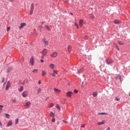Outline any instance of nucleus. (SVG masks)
Masks as SVG:
<instances>
[{
    "mask_svg": "<svg viewBox=\"0 0 130 130\" xmlns=\"http://www.w3.org/2000/svg\"><path fill=\"white\" fill-rule=\"evenodd\" d=\"M34 62H35V59L33 56H31L29 60V63L30 66H34Z\"/></svg>",
    "mask_w": 130,
    "mask_h": 130,
    "instance_id": "f257e3e1",
    "label": "nucleus"
},
{
    "mask_svg": "<svg viewBox=\"0 0 130 130\" xmlns=\"http://www.w3.org/2000/svg\"><path fill=\"white\" fill-rule=\"evenodd\" d=\"M31 104H32L31 103V102L28 101L25 103V107H26V108H29V107H31Z\"/></svg>",
    "mask_w": 130,
    "mask_h": 130,
    "instance_id": "f03ea898",
    "label": "nucleus"
},
{
    "mask_svg": "<svg viewBox=\"0 0 130 130\" xmlns=\"http://www.w3.org/2000/svg\"><path fill=\"white\" fill-rule=\"evenodd\" d=\"M34 11V4H32L30 6V15H32V14H33Z\"/></svg>",
    "mask_w": 130,
    "mask_h": 130,
    "instance_id": "7ed1b4c3",
    "label": "nucleus"
},
{
    "mask_svg": "<svg viewBox=\"0 0 130 130\" xmlns=\"http://www.w3.org/2000/svg\"><path fill=\"white\" fill-rule=\"evenodd\" d=\"M22 96L24 98H26V97H27V96H28V91H23L22 93Z\"/></svg>",
    "mask_w": 130,
    "mask_h": 130,
    "instance_id": "20e7f679",
    "label": "nucleus"
},
{
    "mask_svg": "<svg viewBox=\"0 0 130 130\" xmlns=\"http://www.w3.org/2000/svg\"><path fill=\"white\" fill-rule=\"evenodd\" d=\"M106 62L107 64H110V63H112V60L110 58L107 59L106 60Z\"/></svg>",
    "mask_w": 130,
    "mask_h": 130,
    "instance_id": "39448f33",
    "label": "nucleus"
},
{
    "mask_svg": "<svg viewBox=\"0 0 130 130\" xmlns=\"http://www.w3.org/2000/svg\"><path fill=\"white\" fill-rule=\"evenodd\" d=\"M27 26V24L25 23H21L20 24V26H19V29H22V28H24V27Z\"/></svg>",
    "mask_w": 130,
    "mask_h": 130,
    "instance_id": "423d86ee",
    "label": "nucleus"
},
{
    "mask_svg": "<svg viewBox=\"0 0 130 130\" xmlns=\"http://www.w3.org/2000/svg\"><path fill=\"white\" fill-rule=\"evenodd\" d=\"M10 87H11V83H10V81H8L6 86V90H9Z\"/></svg>",
    "mask_w": 130,
    "mask_h": 130,
    "instance_id": "0eeeda50",
    "label": "nucleus"
},
{
    "mask_svg": "<svg viewBox=\"0 0 130 130\" xmlns=\"http://www.w3.org/2000/svg\"><path fill=\"white\" fill-rule=\"evenodd\" d=\"M73 93L71 91H68L67 92L66 95L67 96V97H72V96L73 95Z\"/></svg>",
    "mask_w": 130,
    "mask_h": 130,
    "instance_id": "6e6552de",
    "label": "nucleus"
},
{
    "mask_svg": "<svg viewBox=\"0 0 130 130\" xmlns=\"http://www.w3.org/2000/svg\"><path fill=\"white\" fill-rule=\"evenodd\" d=\"M47 49H44L42 52V53L43 55H45L46 54H47Z\"/></svg>",
    "mask_w": 130,
    "mask_h": 130,
    "instance_id": "1a4fd4ad",
    "label": "nucleus"
},
{
    "mask_svg": "<svg viewBox=\"0 0 130 130\" xmlns=\"http://www.w3.org/2000/svg\"><path fill=\"white\" fill-rule=\"evenodd\" d=\"M52 57H56L57 56V52H53L52 54L51 55Z\"/></svg>",
    "mask_w": 130,
    "mask_h": 130,
    "instance_id": "9d476101",
    "label": "nucleus"
},
{
    "mask_svg": "<svg viewBox=\"0 0 130 130\" xmlns=\"http://www.w3.org/2000/svg\"><path fill=\"white\" fill-rule=\"evenodd\" d=\"M83 24H84V20L83 19H80L79 20V26L80 27H83Z\"/></svg>",
    "mask_w": 130,
    "mask_h": 130,
    "instance_id": "9b49d317",
    "label": "nucleus"
},
{
    "mask_svg": "<svg viewBox=\"0 0 130 130\" xmlns=\"http://www.w3.org/2000/svg\"><path fill=\"white\" fill-rule=\"evenodd\" d=\"M53 73L51 74V76L53 77H55V75H57V74H58V71L53 70Z\"/></svg>",
    "mask_w": 130,
    "mask_h": 130,
    "instance_id": "f8f14e48",
    "label": "nucleus"
},
{
    "mask_svg": "<svg viewBox=\"0 0 130 130\" xmlns=\"http://www.w3.org/2000/svg\"><path fill=\"white\" fill-rule=\"evenodd\" d=\"M43 42L45 45V46H47L48 45V41H46L45 39L43 40Z\"/></svg>",
    "mask_w": 130,
    "mask_h": 130,
    "instance_id": "ddd939ff",
    "label": "nucleus"
},
{
    "mask_svg": "<svg viewBox=\"0 0 130 130\" xmlns=\"http://www.w3.org/2000/svg\"><path fill=\"white\" fill-rule=\"evenodd\" d=\"M68 52L69 53H71V51H72V46L71 45H69L68 46Z\"/></svg>",
    "mask_w": 130,
    "mask_h": 130,
    "instance_id": "4468645a",
    "label": "nucleus"
},
{
    "mask_svg": "<svg viewBox=\"0 0 130 130\" xmlns=\"http://www.w3.org/2000/svg\"><path fill=\"white\" fill-rule=\"evenodd\" d=\"M13 122L12 121H9L8 123H7V127H9L10 125H12Z\"/></svg>",
    "mask_w": 130,
    "mask_h": 130,
    "instance_id": "2eb2a0df",
    "label": "nucleus"
},
{
    "mask_svg": "<svg viewBox=\"0 0 130 130\" xmlns=\"http://www.w3.org/2000/svg\"><path fill=\"white\" fill-rule=\"evenodd\" d=\"M38 72H39V70L38 69H34L32 71V73L33 74H38Z\"/></svg>",
    "mask_w": 130,
    "mask_h": 130,
    "instance_id": "dca6fc26",
    "label": "nucleus"
},
{
    "mask_svg": "<svg viewBox=\"0 0 130 130\" xmlns=\"http://www.w3.org/2000/svg\"><path fill=\"white\" fill-rule=\"evenodd\" d=\"M114 23V24H120L121 22H120V20H115Z\"/></svg>",
    "mask_w": 130,
    "mask_h": 130,
    "instance_id": "f3484780",
    "label": "nucleus"
},
{
    "mask_svg": "<svg viewBox=\"0 0 130 130\" xmlns=\"http://www.w3.org/2000/svg\"><path fill=\"white\" fill-rule=\"evenodd\" d=\"M54 90L55 93H60V92H61V90L56 89V88H54Z\"/></svg>",
    "mask_w": 130,
    "mask_h": 130,
    "instance_id": "a211bd4d",
    "label": "nucleus"
},
{
    "mask_svg": "<svg viewBox=\"0 0 130 130\" xmlns=\"http://www.w3.org/2000/svg\"><path fill=\"white\" fill-rule=\"evenodd\" d=\"M104 123H105V121H103L102 122H98L97 124L98 125H101V124H104Z\"/></svg>",
    "mask_w": 130,
    "mask_h": 130,
    "instance_id": "6ab92c4d",
    "label": "nucleus"
},
{
    "mask_svg": "<svg viewBox=\"0 0 130 130\" xmlns=\"http://www.w3.org/2000/svg\"><path fill=\"white\" fill-rule=\"evenodd\" d=\"M50 116H51V117L53 118L54 117V116H55V115H54V113H53V112H51L50 113Z\"/></svg>",
    "mask_w": 130,
    "mask_h": 130,
    "instance_id": "aec40b11",
    "label": "nucleus"
},
{
    "mask_svg": "<svg viewBox=\"0 0 130 130\" xmlns=\"http://www.w3.org/2000/svg\"><path fill=\"white\" fill-rule=\"evenodd\" d=\"M45 28H46L47 30H48L49 31H50L51 29H50V27L47 25H45Z\"/></svg>",
    "mask_w": 130,
    "mask_h": 130,
    "instance_id": "412c9836",
    "label": "nucleus"
},
{
    "mask_svg": "<svg viewBox=\"0 0 130 130\" xmlns=\"http://www.w3.org/2000/svg\"><path fill=\"white\" fill-rule=\"evenodd\" d=\"M45 75H46V72H45V71L43 70L42 73V77H44V76H45Z\"/></svg>",
    "mask_w": 130,
    "mask_h": 130,
    "instance_id": "4be33fe9",
    "label": "nucleus"
},
{
    "mask_svg": "<svg viewBox=\"0 0 130 130\" xmlns=\"http://www.w3.org/2000/svg\"><path fill=\"white\" fill-rule=\"evenodd\" d=\"M23 90H24V88L23 87V86H21L20 88H18V91L19 92H22Z\"/></svg>",
    "mask_w": 130,
    "mask_h": 130,
    "instance_id": "5701e85b",
    "label": "nucleus"
},
{
    "mask_svg": "<svg viewBox=\"0 0 130 130\" xmlns=\"http://www.w3.org/2000/svg\"><path fill=\"white\" fill-rule=\"evenodd\" d=\"M42 89L40 88H39L37 90V94H40L41 93Z\"/></svg>",
    "mask_w": 130,
    "mask_h": 130,
    "instance_id": "b1692460",
    "label": "nucleus"
},
{
    "mask_svg": "<svg viewBox=\"0 0 130 130\" xmlns=\"http://www.w3.org/2000/svg\"><path fill=\"white\" fill-rule=\"evenodd\" d=\"M12 70H13V67L9 68L7 69V73H10V72H11V71H12Z\"/></svg>",
    "mask_w": 130,
    "mask_h": 130,
    "instance_id": "393cba45",
    "label": "nucleus"
},
{
    "mask_svg": "<svg viewBox=\"0 0 130 130\" xmlns=\"http://www.w3.org/2000/svg\"><path fill=\"white\" fill-rule=\"evenodd\" d=\"M49 67L50 69H54V64H50Z\"/></svg>",
    "mask_w": 130,
    "mask_h": 130,
    "instance_id": "a878e982",
    "label": "nucleus"
},
{
    "mask_svg": "<svg viewBox=\"0 0 130 130\" xmlns=\"http://www.w3.org/2000/svg\"><path fill=\"white\" fill-rule=\"evenodd\" d=\"M3 108H4L3 106L0 105V113H2V112L3 111Z\"/></svg>",
    "mask_w": 130,
    "mask_h": 130,
    "instance_id": "bb28decb",
    "label": "nucleus"
},
{
    "mask_svg": "<svg viewBox=\"0 0 130 130\" xmlns=\"http://www.w3.org/2000/svg\"><path fill=\"white\" fill-rule=\"evenodd\" d=\"M99 115H107L108 114L107 113H99Z\"/></svg>",
    "mask_w": 130,
    "mask_h": 130,
    "instance_id": "cd10ccee",
    "label": "nucleus"
},
{
    "mask_svg": "<svg viewBox=\"0 0 130 130\" xmlns=\"http://www.w3.org/2000/svg\"><path fill=\"white\" fill-rule=\"evenodd\" d=\"M118 44H120V45H123L124 44V43H123V42H120V41H118Z\"/></svg>",
    "mask_w": 130,
    "mask_h": 130,
    "instance_id": "c85d7f7f",
    "label": "nucleus"
},
{
    "mask_svg": "<svg viewBox=\"0 0 130 130\" xmlns=\"http://www.w3.org/2000/svg\"><path fill=\"white\" fill-rule=\"evenodd\" d=\"M92 95L93 96H94V97H96V96H97L98 95V93H96V92H94L93 93H92Z\"/></svg>",
    "mask_w": 130,
    "mask_h": 130,
    "instance_id": "c756f323",
    "label": "nucleus"
},
{
    "mask_svg": "<svg viewBox=\"0 0 130 130\" xmlns=\"http://www.w3.org/2000/svg\"><path fill=\"white\" fill-rule=\"evenodd\" d=\"M117 79H119V80L120 81H121V77H120V76H119V75H118V76H117Z\"/></svg>",
    "mask_w": 130,
    "mask_h": 130,
    "instance_id": "7c9ffc66",
    "label": "nucleus"
},
{
    "mask_svg": "<svg viewBox=\"0 0 130 130\" xmlns=\"http://www.w3.org/2000/svg\"><path fill=\"white\" fill-rule=\"evenodd\" d=\"M56 107L58 109V110H60V107H59V105H56Z\"/></svg>",
    "mask_w": 130,
    "mask_h": 130,
    "instance_id": "2f4dec72",
    "label": "nucleus"
},
{
    "mask_svg": "<svg viewBox=\"0 0 130 130\" xmlns=\"http://www.w3.org/2000/svg\"><path fill=\"white\" fill-rule=\"evenodd\" d=\"M5 115L7 118H10V115L9 114H6Z\"/></svg>",
    "mask_w": 130,
    "mask_h": 130,
    "instance_id": "473e14b6",
    "label": "nucleus"
},
{
    "mask_svg": "<svg viewBox=\"0 0 130 130\" xmlns=\"http://www.w3.org/2000/svg\"><path fill=\"white\" fill-rule=\"evenodd\" d=\"M18 122H19V119L17 118L16 119V120H15V124H17Z\"/></svg>",
    "mask_w": 130,
    "mask_h": 130,
    "instance_id": "72a5a7b5",
    "label": "nucleus"
},
{
    "mask_svg": "<svg viewBox=\"0 0 130 130\" xmlns=\"http://www.w3.org/2000/svg\"><path fill=\"white\" fill-rule=\"evenodd\" d=\"M88 38H89V37L87 36H84V39H85V40H87Z\"/></svg>",
    "mask_w": 130,
    "mask_h": 130,
    "instance_id": "f704fd0d",
    "label": "nucleus"
},
{
    "mask_svg": "<svg viewBox=\"0 0 130 130\" xmlns=\"http://www.w3.org/2000/svg\"><path fill=\"white\" fill-rule=\"evenodd\" d=\"M52 122H55V119L54 118V117H53L52 119Z\"/></svg>",
    "mask_w": 130,
    "mask_h": 130,
    "instance_id": "c9c22d12",
    "label": "nucleus"
},
{
    "mask_svg": "<svg viewBox=\"0 0 130 130\" xmlns=\"http://www.w3.org/2000/svg\"><path fill=\"white\" fill-rule=\"evenodd\" d=\"M49 107H50V108H51V107H53V104H51L49 105Z\"/></svg>",
    "mask_w": 130,
    "mask_h": 130,
    "instance_id": "e433bc0d",
    "label": "nucleus"
},
{
    "mask_svg": "<svg viewBox=\"0 0 130 130\" xmlns=\"http://www.w3.org/2000/svg\"><path fill=\"white\" fill-rule=\"evenodd\" d=\"M17 101V100H13L12 101V102H13V103H15V102Z\"/></svg>",
    "mask_w": 130,
    "mask_h": 130,
    "instance_id": "4c0bfd02",
    "label": "nucleus"
},
{
    "mask_svg": "<svg viewBox=\"0 0 130 130\" xmlns=\"http://www.w3.org/2000/svg\"><path fill=\"white\" fill-rule=\"evenodd\" d=\"M115 99H116V101H119V100H120V99L117 97H116Z\"/></svg>",
    "mask_w": 130,
    "mask_h": 130,
    "instance_id": "58836bf2",
    "label": "nucleus"
},
{
    "mask_svg": "<svg viewBox=\"0 0 130 130\" xmlns=\"http://www.w3.org/2000/svg\"><path fill=\"white\" fill-rule=\"evenodd\" d=\"M4 82H5V77L3 78L2 83H4Z\"/></svg>",
    "mask_w": 130,
    "mask_h": 130,
    "instance_id": "ea45409f",
    "label": "nucleus"
},
{
    "mask_svg": "<svg viewBox=\"0 0 130 130\" xmlns=\"http://www.w3.org/2000/svg\"><path fill=\"white\" fill-rule=\"evenodd\" d=\"M10 30H11V27H7V31H10Z\"/></svg>",
    "mask_w": 130,
    "mask_h": 130,
    "instance_id": "a19ab883",
    "label": "nucleus"
},
{
    "mask_svg": "<svg viewBox=\"0 0 130 130\" xmlns=\"http://www.w3.org/2000/svg\"><path fill=\"white\" fill-rule=\"evenodd\" d=\"M74 92V93H78V90L75 89Z\"/></svg>",
    "mask_w": 130,
    "mask_h": 130,
    "instance_id": "79ce46f5",
    "label": "nucleus"
},
{
    "mask_svg": "<svg viewBox=\"0 0 130 130\" xmlns=\"http://www.w3.org/2000/svg\"><path fill=\"white\" fill-rule=\"evenodd\" d=\"M38 84H39V85H40V84H41V80H39V81Z\"/></svg>",
    "mask_w": 130,
    "mask_h": 130,
    "instance_id": "37998d69",
    "label": "nucleus"
},
{
    "mask_svg": "<svg viewBox=\"0 0 130 130\" xmlns=\"http://www.w3.org/2000/svg\"><path fill=\"white\" fill-rule=\"evenodd\" d=\"M41 62H44V61L43 60V59H41Z\"/></svg>",
    "mask_w": 130,
    "mask_h": 130,
    "instance_id": "c03bdc74",
    "label": "nucleus"
},
{
    "mask_svg": "<svg viewBox=\"0 0 130 130\" xmlns=\"http://www.w3.org/2000/svg\"><path fill=\"white\" fill-rule=\"evenodd\" d=\"M75 25L77 27L78 25V24H77L76 23H75Z\"/></svg>",
    "mask_w": 130,
    "mask_h": 130,
    "instance_id": "a18cd8bd",
    "label": "nucleus"
},
{
    "mask_svg": "<svg viewBox=\"0 0 130 130\" xmlns=\"http://www.w3.org/2000/svg\"><path fill=\"white\" fill-rule=\"evenodd\" d=\"M106 130H110V128L108 127V128L106 129Z\"/></svg>",
    "mask_w": 130,
    "mask_h": 130,
    "instance_id": "49530a36",
    "label": "nucleus"
},
{
    "mask_svg": "<svg viewBox=\"0 0 130 130\" xmlns=\"http://www.w3.org/2000/svg\"><path fill=\"white\" fill-rule=\"evenodd\" d=\"M85 126V125H82L81 127H84Z\"/></svg>",
    "mask_w": 130,
    "mask_h": 130,
    "instance_id": "de8ad7c7",
    "label": "nucleus"
},
{
    "mask_svg": "<svg viewBox=\"0 0 130 130\" xmlns=\"http://www.w3.org/2000/svg\"><path fill=\"white\" fill-rule=\"evenodd\" d=\"M0 125H1V126H2V122H1V121H0Z\"/></svg>",
    "mask_w": 130,
    "mask_h": 130,
    "instance_id": "09e8293b",
    "label": "nucleus"
},
{
    "mask_svg": "<svg viewBox=\"0 0 130 130\" xmlns=\"http://www.w3.org/2000/svg\"><path fill=\"white\" fill-rule=\"evenodd\" d=\"M63 122H64L65 123H67V122H66V121L63 120Z\"/></svg>",
    "mask_w": 130,
    "mask_h": 130,
    "instance_id": "8fccbe9b",
    "label": "nucleus"
},
{
    "mask_svg": "<svg viewBox=\"0 0 130 130\" xmlns=\"http://www.w3.org/2000/svg\"><path fill=\"white\" fill-rule=\"evenodd\" d=\"M116 48H117V49H119V48H118V46H116Z\"/></svg>",
    "mask_w": 130,
    "mask_h": 130,
    "instance_id": "3c124183",
    "label": "nucleus"
},
{
    "mask_svg": "<svg viewBox=\"0 0 130 130\" xmlns=\"http://www.w3.org/2000/svg\"><path fill=\"white\" fill-rule=\"evenodd\" d=\"M70 14H71L72 16H73L74 14H73V13H71Z\"/></svg>",
    "mask_w": 130,
    "mask_h": 130,
    "instance_id": "603ef678",
    "label": "nucleus"
},
{
    "mask_svg": "<svg viewBox=\"0 0 130 130\" xmlns=\"http://www.w3.org/2000/svg\"><path fill=\"white\" fill-rule=\"evenodd\" d=\"M41 58H44V57L43 56H42Z\"/></svg>",
    "mask_w": 130,
    "mask_h": 130,
    "instance_id": "864d4df0",
    "label": "nucleus"
},
{
    "mask_svg": "<svg viewBox=\"0 0 130 130\" xmlns=\"http://www.w3.org/2000/svg\"><path fill=\"white\" fill-rule=\"evenodd\" d=\"M77 29H79V25H78L77 26H76Z\"/></svg>",
    "mask_w": 130,
    "mask_h": 130,
    "instance_id": "5fc2aeb1",
    "label": "nucleus"
},
{
    "mask_svg": "<svg viewBox=\"0 0 130 130\" xmlns=\"http://www.w3.org/2000/svg\"><path fill=\"white\" fill-rule=\"evenodd\" d=\"M129 95H130V93H129Z\"/></svg>",
    "mask_w": 130,
    "mask_h": 130,
    "instance_id": "6e6d98bb",
    "label": "nucleus"
}]
</instances>
